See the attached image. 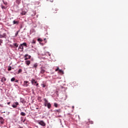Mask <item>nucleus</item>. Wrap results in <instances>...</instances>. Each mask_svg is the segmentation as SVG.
<instances>
[{"instance_id":"nucleus-1","label":"nucleus","mask_w":128,"mask_h":128,"mask_svg":"<svg viewBox=\"0 0 128 128\" xmlns=\"http://www.w3.org/2000/svg\"><path fill=\"white\" fill-rule=\"evenodd\" d=\"M58 9L56 7H54L51 10V12H52V14H56L58 12Z\"/></svg>"},{"instance_id":"nucleus-2","label":"nucleus","mask_w":128,"mask_h":128,"mask_svg":"<svg viewBox=\"0 0 128 128\" xmlns=\"http://www.w3.org/2000/svg\"><path fill=\"white\" fill-rule=\"evenodd\" d=\"M40 74H44V72H46V68L42 66L40 68Z\"/></svg>"},{"instance_id":"nucleus-3","label":"nucleus","mask_w":128,"mask_h":128,"mask_svg":"<svg viewBox=\"0 0 128 128\" xmlns=\"http://www.w3.org/2000/svg\"><path fill=\"white\" fill-rule=\"evenodd\" d=\"M38 124H40V126H46V123L43 120H40L38 122Z\"/></svg>"},{"instance_id":"nucleus-4","label":"nucleus","mask_w":128,"mask_h":128,"mask_svg":"<svg viewBox=\"0 0 128 128\" xmlns=\"http://www.w3.org/2000/svg\"><path fill=\"white\" fill-rule=\"evenodd\" d=\"M28 84H30V82L28 81L24 80V86L27 87L28 86Z\"/></svg>"},{"instance_id":"nucleus-5","label":"nucleus","mask_w":128,"mask_h":128,"mask_svg":"<svg viewBox=\"0 0 128 128\" xmlns=\"http://www.w3.org/2000/svg\"><path fill=\"white\" fill-rule=\"evenodd\" d=\"M6 38V34L4 33L2 34H0V38Z\"/></svg>"},{"instance_id":"nucleus-6","label":"nucleus","mask_w":128,"mask_h":128,"mask_svg":"<svg viewBox=\"0 0 128 128\" xmlns=\"http://www.w3.org/2000/svg\"><path fill=\"white\" fill-rule=\"evenodd\" d=\"M24 60H29L30 58H32V56L28 54H25L24 56Z\"/></svg>"},{"instance_id":"nucleus-7","label":"nucleus","mask_w":128,"mask_h":128,"mask_svg":"<svg viewBox=\"0 0 128 128\" xmlns=\"http://www.w3.org/2000/svg\"><path fill=\"white\" fill-rule=\"evenodd\" d=\"M18 50L20 52H23L24 51V46L20 44L18 47Z\"/></svg>"},{"instance_id":"nucleus-8","label":"nucleus","mask_w":128,"mask_h":128,"mask_svg":"<svg viewBox=\"0 0 128 128\" xmlns=\"http://www.w3.org/2000/svg\"><path fill=\"white\" fill-rule=\"evenodd\" d=\"M18 102H16L14 103V104L12 105V106L14 108H18Z\"/></svg>"},{"instance_id":"nucleus-9","label":"nucleus","mask_w":128,"mask_h":128,"mask_svg":"<svg viewBox=\"0 0 128 128\" xmlns=\"http://www.w3.org/2000/svg\"><path fill=\"white\" fill-rule=\"evenodd\" d=\"M6 77H2L0 80L1 82H3V84H4L6 82Z\"/></svg>"},{"instance_id":"nucleus-10","label":"nucleus","mask_w":128,"mask_h":128,"mask_svg":"<svg viewBox=\"0 0 128 128\" xmlns=\"http://www.w3.org/2000/svg\"><path fill=\"white\" fill-rule=\"evenodd\" d=\"M0 124H4V118L0 116Z\"/></svg>"},{"instance_id":"nucleus-11","label":"nucleus","mask_w":128,"mask_h":128,"mask_svg":"<svg viewBox=\"0 0 128 128\" xmlns=\"http://www.w3.org/2000/svg\"><path fill=\"white\" fill-rule=\"evenodd\" d=\"M31 82L32 84H36L38 82L36 81V80L32 78L31 80Z\"/></svg>"},{"instance_id":"nucleus-12","label":"nucleus","mask_w":128,"mask_h":128,"mask_svg":"<svg viewBox=\"0 0 128 128\" xmlns=\"http://www.w3.org/2000/svg\"><path fill=\"white\" fill-rule=\"evenodd\" d=\"M20 24V21H16V20L13 21V24Z\"/></svg>"},{"instance_id":"nucleus-13","label":"nucleus","mask_w":128,"mask_h":128,"mask_svg":"<svg viewBox=\"0 0 128 128\" xmlns=\"http://www.w3.org/2000/svg\"><path fill=\"white\" fill-rule=\"evenodd\" d=\"M54 112H58V114H60V112H62V110L59 109V110H54Z\"/></svg>"},{"instance_id":"nucleus-14","label":"nucleus","mask_w":128,"mask_h":128,"mask_svg":"<svg viewBox=\"0 0 128 128\" xmlns=\"http://www.w3.org/2000/svg\"><path fill=\"white\" fill-rule=\"evenodd\" d=\"M25 62L26 66H30V60H26Z\"/></svg>"},{"instance_id":"nucleus-15","label":"nucleus","mask_w":128,"mask_h":128,"mask_svg":"<svg viewBox=\"0 0 128 128\" xmlns=\"http://www.w3.org/2000/svg\"><path fill=\"white\" fill-rule=\"evenodd\" d=\"M47 106L48 108H52V104H50V103L48 102L47 104Z\"/></svg>"},{"instance_id":"nucleus-16","label":"nucleus","mask_w":128,"mask_h":128,"mask_svg":"<svg viewBox=\"0 0 128 128\" xmlns=\"http://www.w3.org/2000/svg\"><path fill=\"white\" fill-rule=\"evenodd\" d=\"M38 68V64L36 63L35 64H34L33 67L32 68Z\"/></svg>"},{"instance_id":"nucleus-17","label":"nucleus","mask_w":128,"mask_h":128,"mask_svg":"<svg viewBox=\"0 0 128 128\" xmlns=\"http://www.w3.org/2000/svg\"><path fill=\"white\" fill-rule=\"evenodd\" d=\"M21 14H22V16H24V15L26 14V11H22V13H21Z\"/></svg>"},{"instance_id":"nucleus-18","label":"nucleus","mask_w":128,"mask_h":128,"mask_svg":"<svg viewBox=\"0 0 128 128\" xmlns=\"http://www.w3.org/2000/svg\"><path fill=\"white\" fill-rule=\"evenodd\" d=\"M20 102H22V104H26V101L23 98H21Z\"/></svg>"},{"instance_id":"nucleus-19","label":"nucleus","mask_w":128,"mask_h":128,"mask_svg":"<svg viewBox=\"0 0 128 128\" xmlns=\"http://www.w3.org/2000/svg\"><path fill=\"white\" fill-rule=\"evenodd\" d=\"M20 116H26V113L24 112H21L20 114Z\"/></svg>"},{"instance_id":"nucleus-20","label":"nucleus","mask_w":128,"mask_h":128,"mask_svg":"<svg viewBox=\"0 0 128 128\" xmlns=\"http://www.w3.org/2000/svg\"><path fill=\"white\" fill-rule=\"evenodd\" d=\"M23 46H28V44H26V42H24L23 44H21Z\"/></svg>"},{"instance_id":"nucleus-21","label":"nucleus","mask_w":128,"mask_h":128,"mask_svg":"<svg viewBox=\"0 0 128 128\" xmlns=\"http://www.w3.org/2000/svg\"><path fill=\"white\" fill-rule=\"evenodd\" d=\"M22 72V70L20 68L18 70V74H20V72Z\"/></svg>"},{"instance_id":"nucleus-22","label":"nucleus","mask_w":128,"mask_h":128,"mask_svg":"<svg viewBox=\"0 0 128 128\" xmlns=\"http://www.w3.org/2000/svg\"><path fill=\"white\" fill-rule=\"evenodd\" d=\"M59 72H60V74H64V70H59Z\"/></svg>"},{"instance_id":"nucleus-23","label":"nucleus","mask_w":128,"mask_h":128,"mask_svg":"<svg viewBox=\"0 0 128 128\" xmlns=\"http://www.w3.org/2000/svg\"><path fill=\"white\" fill-rule=\"evenodd\" d=\"M14 46H16V48H18V44L17 43H14Z\"/></svg>"},{"instance_id":"nucleus-24","label":"nucleus","mask_w":128,"mask_h":128,"mask_svg":"<svg viewBox=\"0 0 128 128\" xmlns=\"http://www.w3.org/2000/svg\"><path fill=\"white\" fill-rule=\"evenodd\" d=\"M1 8H2V10H6V6H2V5L1 6Z\"/></svg>"},{"instance_id":"nucleus-25","label":"nucleus","mask_w":128,"mask_h":128,"mask_svg":"<svg viewBox=\"0 0 128 128\" xmlns=\"http://www.w3.org/2000/svg\"><path fill=\"white\" fill-rule=\"evenodd\" d=\"M11 82H14L16 80V78H12L11 80H10Z\"/></svg>"},{"instance_id":"nucleus-26","label":"nucleus","mask_w":128,"mask_h":128,"mask_svg":"<svg viewBox=\"0 0 128 128\" xmlns=\"http://www.w3.org/2000/svg\"><path fill=\"white\" fill-rule=\"evenodd\" d=\"M54 106H55V108H58V104L54 103Z\"/></svg>"},{"instance_id":"nucleus-27","label":"nucleus","mask_w":128,"mask_h":128,"mask_svg":"<svg viewBox=\"0 0 128 128\" xmlns=\"http://www.w3.org/2000/svg\"><path fill=\"white\" fill-rule=\"evenodd\" d=\"M3 2H4V4H5V6H7L8 5V2H4V0H3Z\"/></svg>"},{"instance_id":"nucleus-28","label":"nucleus","mask_w":128,"mask_h":128,"mask_svg":"<svg viewBox=\"0 0 128 128\" xmlns=\"http://www.w3.org/2000/svg\"><path fill=\"white\" fill-rule=\"evenodd\" d=\"M8 70H12V66H10L8 68Z\"/></svg>"},{"instance_id":"nucleus-29","label":"nucleus","mask_w":128,"mask_h":128,"mask_svg":"<svg viewBox=\"0 0 128 128\" xmlns=\"http://www.w3.org/2000/svg\"><path fill=\"white\" fill-rule=\"evenodd\" d=\"M58 70L60 71V68L58 67H57V68L56 70V72H58Z\"/></svg>"},{"instance_id":"nucleus-30","label":"nucleus","mask_w":128,"mask_h":128,"mask_svg":"<svg viewBox=\"0 0 128 128\" xmlns=\"http://www.w3.org/2000/svg\"><path fill=\"white\" fill-rule=\"evenodd\" d=\"M32 44H36V40H32Z\"/></svg>"},{"instance_id":"nucleus-31","label":"nucleus","mask_w":128,"mask_h":128,"mask_svg":"<svg viewBox=\"0 0 128 128\" xmlns=\"http://www.w3.org/2000/svg\"><path fill=\"white\" fill-rule=\"evenodd\" d=\"M42 88H44L46 86V85L44 84H42Z\"/></svg>"},{"instance_id":"nucleus-32","label":"nucleus","mask_w":128,"mask_h":128,"mask_svg":"<svg viewBox=\"0 0 128 128\" xmlns=\"http://www.w3.org/2000/svg\"><path fill=\"white\" fill-rule=\"evenodd\" d=\"M0 43L2 44V39L0 40Z\"/></svg>"},{"instance_id":"nucleus-33","label":"nucleus","mask_w":128,"mask_h":128,"mask_svg":"<svg viewBox=\"0 0 128 128\" xmlns=\"http://www.w3.org/2000/svg\"><path fill=\"white\" fill-rule=\"evenodd\" d=\"M38 42H42V40H40V38H38Z\"/></svg>"},{"instance_id":"nucleus-34","label":"nucleus","mask_w":128,"mask_h":128,"mask_svg":"<svg viewBox=\"0 0 128 128\" xmlns=\"http://www.w3.org/2000/svg\"><path fill=\"white\" fill-rule=\"evenodd\" d=\"M47 54H48V56H50V54L49 52H47Z\"/></svg>"},{"instance_id":"nucleus-35","label":"nucleus","mask_w":128,"mask_h":128,"mask_svg":"<svg viewBox=\"0 0 128 128\" xmlns=\"http://www.w3.org/2000/svg\"><path fill=\"white\" fill-rule=\"evenodd\" d=\"M44 100H45V102H46V104H48V100H46V99H44Z\"/></svg>"},{"instance_id":"nucleus-36","label":"nucleus","mask_w":128,"mask_h":128,"mask_svg":"<svg viewBox=\"0 0 128 128\" xmlns=\"http://www.w3.org/2000/svg\"><path fill=\"white\" fill-rule=\"evenodd\" d=\"M0 106L1 108H4V105L2 104H0Z\"/></svg>"},{"instance_id":"nucleus-37","label":"nucleus","mask_w":128,"mask_h":128,"mask_svg":"<svg viewBox=\"0 0 128 128\" xmlns=\"http://www.w3.org/2000/svg\"><path fill=\"white\" fill-rule=\"evenodd\" d=\"M46 104H48V103L44 102V106H46Z\"/></svg>"},{"instance_id":"nucleus-38","label":"nucleus","mask_w":128,"mask_h":128,"mask_svg":"<svg viewBox=\"0 0 128 128\" xmlns=\"http://www.w3.org/2000/svg\"><path fill=\"white\" fill-rule=\"evenodd\" d=\"M36 86H38V82H36Z\"/></svg>"},{"instance_id":"nucleus-39","label":"nucleus","mask_w":128,"mask_h":128,"mask_svg":"<svg viewBox=\"0 0 128 128\" xmlns=\"http://www.w3.org/2000/svg\"><path fill=\"white\" fill-rule=\"evenodd\" d=\"M7 104H8V105L10 104V102H8L7 103Z\"/></svg>"},{"instance_id":"nucleus-40","label":"nucleus","mask_w":128,"mask_h":128,"mask_svg":"<svg viewBox=\"0 0 128 128\" xmlns=\"http://www.w3.org/2000/svg\"><path fill=\"white\" fill-rule=\"evenodd\" d=\"M17 34H18V31L17 32L16 34V36Z\"/></svg>"},{"instance_id":"nucleus-41","label":"nucleus","mask_w":128,"mask_h":128,"mask_svg":"<svg viewBox=\"0 0 128 128\" xmlns=\"http://www.w3.org/2000/svg\"><path fill=\"white\" fill-rule=\"evenodd\" d=\"M18 128H22V127L20 126H19V127Z\"/></svg>"},{"instance_id":"nucleus-42","label":"nucleus","mask_w":128,"mask_h":128,"mask_svg":"<svg viewBox=\"0 0 128 128\" xmlns=\"http://www.w3.org/2000/svg\"><path fill=\"white\" fill-rule=\"evenodd\" d=\"M18 82V80H16V82Z\"/></svg>"},{"instance_id":"nucleus-43","label":"nucleus","mask_w":128,"mask_h":128,"mask_svg":"<svg viewBox=\"0 0 128 128\" xmlns=\"http://www.w3.org/2000/svg\"><path fill=\"white\" fill-rule=\"evenodd\" d=\"M36 110H38V108H36Z\"/></svg>"},{"instance_id":"nucleus-44","label":"nucleus","mask_w":128,"mask_h":128,"mask_svg":"<svg viewBox=\"0 0 128 128\" xmlns=\"http://www.w3.org/2000/svg\"><path fill=\"white\" fill-rule=\"evenodd\" d=\"M44 40H46V38H44Z\"/></svg>"},{"instance_id":"nucleus-45","label":"nucleus","mask_w":128,"mask_h":128,"mask_svg":"<svg viewBox=\"0 0 128 128\" xmlns=\"http://www.w3.org/2000/svg\"><path fill=\"white\" fill-rule=\"evenodd\" d=\"M27 58H28V56Z\"/></svg>"}]
</instances>
